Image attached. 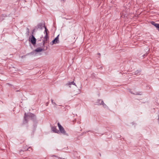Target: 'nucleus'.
<instances>
[{"instance_id":"nucleus-1","label":"nucleus","mask_w":159,"mask_h":159,"mask_svg":"<svg viewBox=\"0 0 159 159\" xmlns=\"http://www.w3.org/2000/svg\"><path fill=\"white\" fill-rule=\"evenodd\" d=\"M45 30L44 32V33L45 34V35L43 38L42 37V38H41L42 39L43 45H44L45 43L46 42L48 38V33L47 32L48 30L45 27Z\"/></svg>"},{"instance_id":"nucleus-2","label":"nucleus","mask_w":159,"mask_h":159,"mask_svg":"<svg viewBox=\"0 0 159 159\" xmlns=\"http://www.w3.org/2000/svg\"><path fill=\"white\" fill-rule=\"evenodd\" d=\"M57 125L59 129V131L60 132V133H61L64 134H66V132L63 127L61 126L59 123H58Z\"/></svg>"},{"instance_id":"nucleus-3","label":"nucleus","mask_w":159,"mask_h":159,"mask_svg":"<svg viewBox=\"0 0 159 159\" xmlns=\"http://www.w3.org/2000/svg\"><path fill=\"white\" fill-rule=\"evenodd\" d=\"M58 36L59 35H58L54 40H52V42H51L50 44L52 45L53 44L58 43L59 42Z\"/></svg>"},{"instance_id":"nucleus-4","label":"nucleus","mask_w":159,"mask_h":159,"mask_svg":"<svg viewBox=\"0 0 159 159\" xmlns=\"http://www.w3.org/2000/svg\"><path fill=\"white\" fill-rule=\"evenodd\" d=\"M30 40L32 44L34 45L36 44V39L33 35H32V37H31Z\"/></svg>"},{"instance_id":"nucleus-5","label":"nucleus","mask_w":159,"mask_h":159,"mask_svg":"<svg viewBox=\"0 0 159 159\" xmlns=\"http://www.w3.org/2000/svg\"><path fill=\"white\" fill-rule=\"evenodd\" d=\"M52 130L55 133H57L58 134L60 133V132L57 128L56 127L52 126Z\"/></svg>"},{"instance_id":"nucleus-6","label":"nucleus","mask_w":159,"mask_h":159,"mask_svg":"<svg viewBox=\"0 0 159 159\" xmlns=\"http://www.w3.org/2000/svg\"><path fill=\"white\" fill-rule=\"evenodd\" d=\"M98 101H101V103L100 104V105H102L103 107L105 108H107L108 107L107 106V105L104 103V102L102 100H100V99H98Z\"/></svg>"},{"instance_id":"nucleus-7","label":"nucleus","mask_w":159,"mask_h":159,"mask_svg":"<svg viewBox=\"0 0 159 159\" xmlns=\"http://www.w3.org/2000/svg\"><path fill=\"white\" fill-rule=\"evenodd\" d=\"M73 84L74 85H75L76 86H77L75 84L74 82V81L71 82H69L66 84V85L69 86V87H71L70 85Z\"/></svg>"},{"instance_id":"nucleus-8","label":"nucleus","mask_w":159,"mask_h":159,"mask_svg":"<svg viewBox=\"0 0 159 159\" xmlns=\"http://www.w3.org/2000/svg\"><path fill=\"white\" fill-rule=\"evenodd\" d=\"M151 24L152 25H154L156 28H159V24L155 23L154 22H152Z\"/></svg>"},{"instance_id":"nucleus-9","label":"nucleus","mask_w":159,"mask_h":159,"mask_svg":"<svg viewBox=\"0 0 159 159\" xmlns=\"http://www.w3.org/2000/svg\"><path fill=\"white\" fill-rule=\"evenodd\" d=\"M43 49L41 48H39L35 50V51L37 52H40L43 51Z\"/></svg>"},{"instance_id":"nucleus-10","label":"nucleus","mask_w":159,"mask_h":159,"mask_svg":"<svg viewBox=\"0 0 159 159\" xmlns=\"http://www.w3.org/2000/svg\"><path fill=\"white\" fill-rule=\"evenodd\" d=\"M51 100L52 103V104L54 105V107H56V106L57 105V104H56V103L54 102H53V99H52Z\"/></svg>"},{"instance_id":"nucleus-11","label":"nucleus","mask_w":159,"mask_h":159,"mask_svg":"<svg viewBox=\"0 0 159 159\" xmlns=\"http://www.w3.org/2000/svg\"><path fill=\"white\" fill-rule=\"evenodd\" d=\"M37 28H40V27H41V24H39L37 26Z\"/></svg>"},{"instance_id":"nucleus-12","label":"nucleus","mask_w":159,"mask_h":159,"mask_svg":"<svg viewBox=\"0 0 159 159\" xmlns=\"http://www.w3.org/2000/svg\"><path fill=\"white\" fill-rule=\"evenodd\" d=\"M26 118H27V116H26V113H25V116H24V119L25 120H26Z\"/></svg>"},{"instance_id":"nucleus-13","label":"nucleus","mask_w":159,"mask_h":159,"mask_svg":"<svg viewBox=\"0 0 159 159\" xmlns=\"http://www.w3.org/2000/svg\"><path fill=\"white\" fill-rule=\"evenodd\" d=\"M97 101H98V104L100 105V104L101 103V102L99 101H98V100H97Z\"/></svg>"},{"instance_id":"nucleus-14","label":"nucleus","mask_w":159,"mask_h":159,"mask_svg":"<svg viewBox=\"0 0 159 159\" xmlns=\"http://www.w3.org/2000/svg\"><path fill=\"white\" fill-rule=\"evenodd\" d=\"M133 93L134 94H137V95L139 94V93Z\"/></svg>"},{"instance_id":"nucleus-15","label":"nucleus","mask_w":159,"mask_h":159,"mask_svg":"<svg viewBox=\"0 0 159 159\" xmlns=\"http://www.w3.org/2000/svg\"><path fill=\"white\" fill-rule=\"evenodd\" d=\"M98 55H100V53H98Z\"/></svg>"}]
</instances>
